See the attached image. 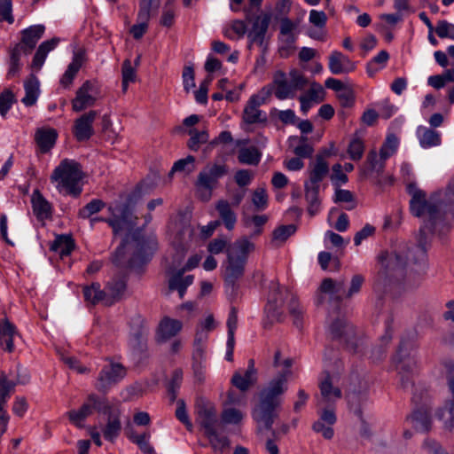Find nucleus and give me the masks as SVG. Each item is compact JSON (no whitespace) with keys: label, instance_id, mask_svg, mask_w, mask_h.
<instances>
[{"label":"nucleus","instance_id":"nucleus-1","mask_svg":"<svg viewBox=\"0 0 454 454\" xmlns=\"http://www.w3.org/2000/svg\"><path fill=\"white\" fill-rule=\"evenodd\" d=\"M406 191L411 197L410 210L414 216L427 217L426 224L439 234L450 231L454 221V175L444 189L434 192L428 200L414 182L407 184Z\"/></svg>","mask_w":454,"mask_h":454},{"label":"nucleus","instance_id":"nucleus-2","mask_svg":"<svg viewBox=\"0 0 454 454\" xmlns=\"http://www.w3.org/2000/svg\"><path fill=\"white\" fill-rule=\"evenodd\" d=\"M255 247V244L247 236H242L231 244L223 237L214 239L207 244V251L211 254H219L223 251L226 253L222 268L227 294H236L239 280L243 277L248 257Z\"/></svg>","mask_w":454,"mask_h":454},{"label":"nucleus","instance_id":"nucleus-3","mask_svg":"<svg viewBox=\"0 0 454 454\" xmlns=\"http://www.w3.org/2000/svg\"><path fill=\"white\" fill-rule=\"evenodd\" d=\"M434 232L427 224L419 229L418 244L403 245L395 251L389 258L387 269L393 271L403 270L405 284L409 286H419L428 270V258L426 247L427 232Z\"/></svg>","mask_w":454,"mask_h":454},{"label":"nucleus","instance_id":"nucleus-4","mask_svg":"<svg viewBox=\"0 0 454 454\" xmlns=\"http://www.w3.org/2000/svg\"><path fill=\"white\" fill-rule=\"evenodd\" d=\"M394 363L402 387L413 388V378L419 368L418 345L414 336L401 339Z\"/></svg>","mask_w":454,"mask_h":454},{"label":"nucleus","instance_id":"nucleus-5","mask_svg":"<svg viewBox=\"0 0 454 454\" xmlns=\"http://www.w3.org/2000/svg\"><path fill=\"white\" fill-rule=\"evenodd\" d=\"M271 16L270 12H263L257 15L253 20L247 16V20L252 23V27L248 31L245 21L239 20H234L231 27L225 30L224 35L230 39H235V36L238 38L243 37L247 32L249 49H251L254 44L262 48L265 34L269 27Z\"/></svg>","mask_w":454,"mask_h":454},{"label":"nucleus","instance_id":"nucleus-6","mask_svg":"<svg viewBox=\"0 0 454 454\" xmlns=\"http://www.w3.org/2000/svg\"><path fill=\"white\" fill-rule=\"evenodd\" d=\"M82 178L81 165L74 160L65 159L53 170L51 179L58 183L59 191L65 190L67 194L77 197L82 192L80 182Z\"/></svg>","mask_w":454,"mask_h":454},{"label":"nucleus","instance_id":"nucleus-7","mask_svg":"<svg viewBox=\"0 0 454 454\" xmlns=\"http://www.w3.org/2000/svg\"><path fill=\"white\" fill-rule=\"evenodd\" d=\"M283 389L284 373L279 372L278 375L270 380L269 385L260 393V403L254 411V418L256 420L269 424Z\"/></svg>","mask_w":454,"mask_h":454},{"label":"nucleus","instance_id":"nucleus-8","mask_svg":"<svg viewBox=\"0 0 454 454\" xmlns=\"http://www.w3.org/2000/svg\"><path fill=\"white\" fill-rule=\"evenodd\" d=\"M227 171L224 164H213L200 171L196 182L197 196L203 201L209 200L218 180L225 176Z\"/></svg>","mask_w":454,"mask_h":454},{"label":"nucleus","instance_id":"nucleus-9","mask_svg":"<svg viewBox=\"0 0 454 454\" xmlns=\"http://www.w3.org/2000/svg\"><path fill=\"white\" fill-rule=\"evenodd\" d=\"M94 411L103 414L111 413V405L106 398L99 397L96 394H90L80 409L69 411L67 415L72 424L82 427H83V421Z\"/></svg>","mask_w":454,"mask_h":454},{"label":"nucleus","instance_id":"nucleus-10","mask_svg":"<svg viewBox=\"0 0 454 454\" xmlns=\"http://www.w3.org/2000/svg\"><path fill=\"white\" fill-rule=\"evenodd\" d=\"M419 388L416 387L412 393V402L416 405V409L411 416H409L406 421L414 427L416 431L427 432L431 427V419L429 416V411L427 408V402L429 400V395L426 389H420V393H418Z\"/></svg>","mask_w":454,"mask_h":454},{"label":"nucleus","instance_id":"nucleus-11","mask_svg":"<svg viewBox=\"0 0 454 454\" xmlns=\"http://www.w3.org/2000/svg\"><path fill=\"white\" fill-rule=\"evenodd\" d=\"M108 212L111 214V218L104 217H90V222L91 227L97 222H105L112 227L114 233L118 234L125 228L132 225V212L129 203H115L108 207Z\"/></svg>","mask_w":454,"mask_h":454},{"label":"nucleus","instance_id":"nucleus-12","mask_svg":"<svg viewBox=\"0 0 454 454\" xmlns=\"http://www.w3.org/2000/svg\"><path fill=\"white\" fill-rule=\"evenodd\" d=\"M100 98V87L97 81L87 80L76 90L72 99V110L80 113L93 106Z\"/></svg>","mask_w":454,"mask_h":454},{"label":"nucleus","instance_id":"nucleus-13","mask_svg":"<svg viewBox=\"0 0 454 454\" xmlns=\"http://www.w3.org/2000/svg\"><path fill=\"white\" fill-rule=\"evenodd\" d=\"M108 363L100 370L96 388L102 393H107L109 389L121 381L127 375L126 368L120 363L107 359Z\"/></svg>","mask_w":454,"mask_h":454},{"label":"nucleus","instance_id":"nucleus-14","mask_svg":"<svg viewBox=\"0 0 454 454\" xmlns=\"http://www.w3.org/2000/svg\"><path fill=\"white\" fill-rule=\"evenodd\" d=\"M267 303L265 306L266 322L272 325L275 322H281L283 297L278 284H271L270 286Z\"/></svg>","mask_w":454,"mask_h":454},{"label":"nucleus","instance_id":"nucleus-15","mask_svg":"<svg viewBox=\"0 0 454 454\" xmlns=\"http://www.w3.org/2000/svg\"><path fill=\"white\" fill-rule=\"evenodd\" d=\"M444 367L446 369L448 387L453 399L445 407L439 410L437 417L440 420H444V427L446 428L451 429L454 427V362H446Z\"/></svg>","mask_w":454,"mask_h":454},{"label":"nucleus","instance_id":"nucleus-16","mask_svg":"<svg viewBox=\"0 0 454 454\" xmlns=\"http://www.w3.org/2000/svg\"><path fill=\"white\" fill-rule=\"evenodd\" d=\"M97 116V111L90 110L75 119L73 134L77 141H87L94 135L93 123Z\"/></svg>","mask_w":454,"mask_h":454},{"label":"nucleus","instance_id":"nucleus-17","mask_svg":"<svg viewBox=\"0 0 454 454\" xmlns=\"http://www.w3.org/2000/svg\"><path fill=\"white\" fill-rule=\"evenodd\" d=\"M261 100L268 104L275 97L279 100H284V72L277 71L273 75L271 82L263 86L257 93H254Z\"/></svg>","mask_w":454,"mask_h":454},{"label":"nucleus","instance_id":"nucleus-18","mask_svg":"<svg viewBox=\"0 0 454 454\" xmlns=\"http://www.w3.org/2000/svg\"><path fill=\"white\" fill-rule=\"evenodd\" d=\"M45 31L43 25H33L21 31V40L15 46L28 55L35 47L38 41L43 37Z\"/></svg>","mask_w":454,"mask_h":454},{"label":"nucleus","instance_id":"nucleus-19","mask_svg":"<svg viewBox=\"0 0 454 454\" xmlns=\"http://www.w3.org/2000/svg\"><path fill=\"white\" fill-rule=\"evenodd\" d=\"M356 68V62L340 51L334 50L328 56V69L333 74H349Z\"/></svg>","mask_w":454,"mask_h":454},{"label":"nucleus","instance_id":"nucleus-20","mask_svg":"<svg viewBox=\"0 0 454 454\" xmlns=\"http://www.w3.org/2000/svg\"><path fill=\"white\" fill-rule=\"evenodd\" d=\"M264 102H261L260 98L253 94L247 100L242 114V120L246 124L262 123L267 121V114L260 109Z\"/></svg>","mask_w":454,"mask_h":454},{"label":"nucleus","instance_id":"nucleus-21","mask_svg":"<svg viewBox=\"0 0 454 454\" xmlns=\"http://www.w3.org/2000/svg\"><path fill=\"white\" fill-rule=\"evenodd\" d=\"M325 91L323 86L318 82H312L309 89L299 96L301 104L300 110L303 115H306L309 109L325 100Z\"/></svg>","mask_w":454,"mask_h":454},{"label":"nucleus","instance_id":"nucleus-22","mask_svg":"<svg viewBox=\"0 0 454 454\" xmlns=\"http://www.w3.org/2000/svg\"><path fill=\"white\" fill-rule=\"evenodd\" d=\"M132 241L134 242L136 253L131 259L130 264L133 265L138 260H141L143 262H148L156 249L157 244L155 239H146L139 232H136L132 236Z\"/></svg>","mask_w":454,"mask_h":454},{"label":"nucleus","instance_id":"nucleus-23","mask_svg":"<svg viewBox=\"0 0 454 454\" xmlns=\"http://www.w3.org/2000/svg\"><path fill=\"white\" fill-rule=\"evenodd\" d=\"M309 22L311 27L307 30L306 35L313 40L325 41L326 35L325 26L327 22L325 12L315 9L310 10Z\"/></svg>","mask_w":454,"mask_h":454},{"label":"nucleus","instance_id":"nucleus-24","mask_svg":"<svg viewBox=\"0 0 454 454\" xmlns=\"http://www.w3.org/2000/svg\"><path fill=\"white\" fill-rule=\"evenodd\" d=\"M290 17H286V37H291V41L294 42L301 32V24L306 15V10L300 5H291Z\"/></svg>","mask_w":454,"mask_h":454},{"label":"nucleus","instance_id":"nucleus-25","mask_svg":"<svg viewBox=\"0 0 454 454\" xmlns=\"http://www.w3.org/2000/svg\"><path fill=\"white\" fill-rule=\"evenodd\" d=\"M337 420L335 411L333 408L325 409L319 414V419L313 424V430L321 434L325 439H332L334 432L333 426Z\"/></svg>","mask_w":454,"mask_h":454},{"label":"nucleus","instance_id":"nucleus-26","mask_svg":"<svg viewBox=\"0 0 454 454\" xmlns=\"http://www.w3.org/2000/svg\"><path fill=\"white\" fill-rule=\"evenodd\" d=\"M182 329V321L169 317H164L159 323L157 340L160 342H166L176 336Z\"/></svg>","mask_w":454,"mask_h":454},{"label":"nucleus","instance_id":"nucleus-27","mask_svg":"<svg viewBox=\"0 0 454 454\" xmlns=\"http://www.w3.org/2000/svg\"><path fill=\"white\" fill-rule=\"evenodd\" d=\"M329 172V165L325 158L322 154L316 156L315 161L309 165V180L305 184L319 187L320 183L327 176Z\"/></svg>","mask_w":454,"mask_h":454},{"label":"nucleus","instance_id":"nucleus-28","mask_svg":"<svg viewBox=\"0 0 454 454\" xmlns=\"http://www.w3.org/2000/svg\"><path fill=\"white\" fill-rule=\"evenodd\" d=\"M257 380V370L254 359H249L247 362V368L244 374L236 372L232 378L231 383L240 391H247L249 387L254 384Z\"/></svg>","mask_w":454,"mask_h":454},{"label":"nucleus","instance_id":"nucleus-29","mask_svg":"<svg viewBox=\"0 0 454 454\" xmlns=\"http://www.w3.org/2000/svg\"><path fill=\"white\" fill-rule=\"evenodd\" d=\"M85 60V52L82 51H78L74 53L72 61L67 66V70L61 76L59 80L60 85L67 89L71 86L74 78L76 77L79 70L82 67Z\"/></svg>","mask_w":454,"mask_h":454},{"label":"nucleus","instance_id":"nucleus-30","mask_svg":"<svg viewBox=\"0 0 454 454\" xmlns=\"http://www.w3.org/2000/svg\"><path fill=\"white\" fill-rule=\"evenodd\" d=\"M308 85V80L298 70L289 72L288 78H286V98H294L301 93Z\"/></svg>","mask_w":454,"mask_h":454},{"label":"nucleus","instance_id":"nucleus-31","mask_svg":"<svg viewBox=\"0 0 454 454\" xmlns=\"http://www.w3.org/2000/svg\"><path fill=\"white\" fill-rule=\"evenodd\" d=\"M416 137L423 149L436 147L442 144L441 132L423 125L417 128Z\"/></svg>","mask_w":454,"mask_h":454},{"label":"nucleus","instance_id":"nucleus-32","mask_svg":"<svg viewBox=\"0 0 454 454\" xmlns=\"http://www.w3.org/2000/svg\"><path fill=\"white\" fill-rule=\"evenodd\" d=\"M18 335L16 326L7 318L0 322V345L4 350L9 353L14 351V339Z\"/></svg>","mask_w":454,"mask_h":454},{"label":"nucleus","instance_id":"nucleus-33","mask_svg":"<svg viewBox=\"0 0 454 454\" xmlns=\"http://www.w3.org/2000/svg\"><path fill=\"white\" fill-rule=\"evenodd\" d=\"M31 203L33 212L38 220L43 221L51 217L52 207L38 190L33 192Z\"/></svg>","mask_w":454,"mask_h":454},{"label":"nucleus","instance_id":"nucleus-34","mask_svg":"<svg viewBox=\"0 0 454 454\" xmlns=\"http://www.w3.org/2000/svg\"><path fill=\"white\" fill-rule=\"evenodd\" d=\"M320 289L323 293L329 294L332 300L337 301L348 298L346 285L343 279L333 280L332 278H325L323 280Z\"/></svg>","mask_w":454,"mask_h":454},{"label":"nucleus","instance_id":"nucleus-35","mask_svg":"<svg viewBox=\"0 0 454 454\" xmlns=\"http://www.w3.org/2000/svg\"><path fill=\"white\" fill-rule=\"evenodd\" d=\"M58 133L51 128L38 129L35 134V140L42 153H48L56 143Z\"/></svg>","mask_w":454,"mask_h":454},{"label":"nucleus","instance_id":"nucleus-36","mask_svg":"<svg viewBox=\"0 0 454 454\" xmlns=\"http://www.w3.org/2000/svg\"><path fill=\"white\" fill-rule=\"evenodd\" d=\"M127 284L125 278H116L110 280L105 292L106 293V306H110L119 301L126 291Z\"/></svg>","mask_w":454,"mask_h":454},{"label":"nucleus","instance_id":"nucleus-37","mask_svg":"<svg viewBox=\"0 0 454 454\" xmlns=\"http://www.w3.org/2000/svg\"><path fill=\"white\" fill-rule=\"evenodd\" d=\"M59 43V38L58 37L43 42L37 48L33 58L32 67L37 70L41 69L45 62L48 53L53 51L58 46Z\"/></svg>","mask_w":454,"mask_h":454},{"label":"nucleus","instance_id":"nucleus-38","mask_svg":"<svg viewBox=\"0 0 454 454\" xmlns=\"http://www.w3.org/2000/svg\"><path fill=\"white\" fill-rule=\"evenodd\" d=\"M215 209L225 228L228 231L233 230L237 223V215L231 208V205L227 200H220L215 204Z\"/></svg>","mask_w":454,"mask_h":454},{"label":"nucleus","instance_id":"nucleus-39","mask_svg":"<svg viewBox=\"0 0 454 454\" xmlns=\"http://www.w3.org/2000/svg\"><path fill=\"white\" fill-rule=\"evenodd\" d=\"M25 96L21 99V102L26 106H34L39 97V80L35 74H31L29 78L24 82Z\"/></svg>","mask_w":454,"mask_h":454},{"label":"nucleus","instance_id":"nucleus-40","mask_svg":"<svg viewBox=\"0 0 454 454\" xmlns=\"http://www.w3.org/2000/svg\"><path fill=\"white\" fill-rule=\"evenodd\" d=\"M184 270H179L168 280L169 290H176L181 299L184 296L187 287L193 283L194 278L192 275L184 278Z\"/></svg>","mask_w":454,"mask_h":454},{"label":"nucleus","instance_id":"nucleus-41","mask_svg":"<svg viewBox=\"0 0 454 454\" xmlns=\"http://www.w3.org/2000/svg\"><path fill=\"white\" fill-rule=\"evenodd\" d=\"M84 300L92 305L99 302L106 305L107 295L105 290L101 289V286L98 282H94L90 286H85L82 289Z\"/></svg>","mask_w":454,"mask_h":454},{"label":"nucleus","instance_id":"nucleus-42","mask_svg":"<svg viewBox=\"0 0 454 454\" xmlns=\"http://www.w3.org/2000/svg\"><path fill=\"white\" fill-rule=\"evenodd\" d=\"M198 421L204 428L205 434L216 429V411L213 407H202L198 411Z\"/></svg>","mask_w":454,"mask_h":454},{"label":"nucleus","instance_id":"nucleus-43","mask_svg":"<svg viewBox=\"0 0 454 454\" xmlns=\"http://www.w3.org/2000/svg\"><path fill=\"white\" fill-rule=\"evenodd\" d=\"M74 248V239L67 235H59L51 244L50 249L59 254L61 258L68 256Z\"/></svg>","mask_w":454,"mask_h":454},{"label":"nucleus","instance_id":"nucleus-44","mask_svg":"<svg viewBox=\"0 0 454 454\" xmlns=\"http://www.w3.org/2000/svg\"><path fill=\"white\" fill-rule=\"evenodd\" d=\"M319 388L322 399L318 401L317 405H320L323 401L336 402L341 397L340 389L333 387L329 374L320 382Z\"/></svg>","mask_w":454,"mask_h":454},{"label":"nucleus","instance_id":"nucleus-45","mask_svg":"<svg viewBox=\"0 0 454 454\" xmlns=\"http://www.w3.org/2000/svg\"><path fill=\"white\" fill-rule=\"evenodd\" d=\"M109 414L108 421L103 429V435L106 440L114 442L120 434L121 423L118 414Z\"/></svg>","mask_w":454,"mask_h":454},{"label":"nucleus","instance_id":"nucleus-46","mask_svg":"<svg viewBox=\"0 0 454 454\" xmlns=\"http://www.w3.org/2000/svg\"><path fill=\"white\" fill-rule=\"evenodd\" d=\"M9 376L4 372L0 373V403H7L11 394L18 385L14 380L9 379Z\"/></svg>","mask_w":454,"mask_h":454},{"label":"nucleus","instance_id":"nucleus-47","mask_svg":"<svg viewBox=\"0 0 454 454\" xmlns=\"http://www.w3.org/2000/svg\"><path fill=\"white\" fill-rule=\"evenodd\" d=\"M400 145L399 137L394 134H387L384 143L382 144L380 153L383 159H388L393 156L398 150Z\"/></svg>","mask_w":454,"mask_h":454},{"label":"nucleus","instance_id":"nucleus-48","mask_svg":"<svg viewBox=\"0 0 454 454\" xmlns=\"http://www.w3.org/2000/svg\"><path fill=\"white\" fill-rule=\"evenodd\" d=\"M238 159L243 164L257 165L261 160V153L254 146L244 147L239 149Z\"/></svg>","mask_w":454,"mask_h":454},{"label":"nucleus","instance_id":"nucleus-49","mask_svg":"<svg viewBox=\"0 0 454 454\" xmlns=\"http://www.w3.org/2000/svg\"><path fill=\"white\" fill-rule=\"evenodd\" d=\"M24 55L23 51L14 46L10 52L9 69L7 77L12 78L19 74L22 63L20 62L21 56Z\"/></svg>","mask_w":454,"mask_h":454},{"label":"nucleus","instance_id":"nucleus-50","mask_svg":"<svg viewBox=\"0 0 454 454\" xmlns=\"http://www.w3.org/2000/svg\"><path fill=\"white\" fill-rule=\"evenodd\" d=\"M389 59V54L387 51H380L374 56L370 62L367 63L366 71L369 76H373L374 74L383 68Z\"/></svg>","mask_w":454,"mask_h":454},{"label":"nucleus","instance_id":"nucleus-51","mask_svg":"<svg viewBox=\"0 0 454 454\" xmlns=\"http://www.w3.org/2000/svg\"><path fill=\"white\" fill-rule=\"evenodd\" d=\"M105 207L106 203L102 200L93 199L79 210L78 216L82 219L90 218Z\"/></svg>","mask_w":454,"mask_h":454},{"label":"nucleus","instance_id":"nucleus-52","mask_svg":"<svg viewBox=\"0 0 454 454\" xmlns=\"http://www.w3.org/2000/svg\"><path fill=\"white\" fill-rule=\"evenodd\" d=\"M214 451L222 454L229 447L230 442L226 436L220 435L216 429L206 434Z\"/></svg>","mask_w":454,"mask_h":454},{"label":"nucleus","instance_id":"nucleus-53","mask_svg":"<svg viewBox=\"0 0 454 454\" xmlns=\"http://www.w3.org/2000/svg\"><path fill=\"white\" fill-rule=\"evenodd\" d=\"M446 82H454V67L447 69L442 75H431L427 80L428 85L437 90L443 88L446 84Z\"/></svg>","mask_w":454,"mask_h":454},{"label":"nucleus","instance_id":"nucleus-54","mask_svg":"<svg viewBox=\"0 0 454 454\" xmlns=\"http://www.w3.org/2000/svg\"><path fill=\"white\" fill-rule=\"evenodd\" d=\"M189 135L191 136V138L189 139L187 145L188 147L192 151H198L200 145L206 144L209 138V135L206 130L198 131L196 129H190Z\"/></svg>","mask_w":454,"mask_h":454},{"label":"nucleus","instance_id":"nucleus-55","mask_svg":"<svg viewBox=\"0 0 454 454\" xmlns=\"http://www.w3.org/2000/svg\"><path fill=\"white\" fill-rule=\"evenodd\" d=\"M195 169V158L192 155H188L184 159L176 161L170 170V175L174 172H186L192 173Z\"/></svg>","mask_w":454,"mask_h":454},{"label":"nucleus","instance_id":"nucleus-56","mask_svg":"<svg viewBox=\"0 0 454 454\" xmlns=\"http://www.w3.org/2000/svg\"><path fill=\"white\" fill-rule=\"evenodd\" d=\"M305 186V197L309 204V212L314 215L313 206H316V211L319 210L320 201L318 199L319 187L304 184Z\"/></svg>","mask_w":454,"mask_h":454},{"label":"nucleus","instance_id":"nucleus-57","mask_svg":"<svg viewBox=\"0 0 454 454\" xmlns=\"http://www.w3.org/2000/svg\"><path fill=\"white\" fill-rule=\"evenodd\" d=\"M183 380V371L176 369L173 372L172 378L168 386V391L170 396V401L174 402L177 395V391Z\"/></svg>","mask_w":454,"mask_h":454},{"label":"nucleus","instance_id":"nucleus-58","mask_svg":"<svg viewBox=\"0 0 454 454\" xmlns=\"http://www.w3.org/2000/svg\"><path fill=\"white\" fill-rule=\"evenodd\" d=\"M207 339V333L202 330H197L194 343H193V353L195 357L200 358L205 355V342Z\"/></svg>","mask_w":454,"mask_h":454},{"label":"nucleus","instance_id":"nucleus-59","mask_svg":"<svg viewBox=\"0 0 454 454\" xmlns=\"http://www.w3.org/2000/svg\"><path fill=\"white\" fill-rule=\"evenodd\" d=\"M364 151V145L362 139L354 138L350 141L348 148V153L351 160H359L363 157Z\"/></svg>","mask_w":454,"mask_h":454},{"label":"nucleus","instance_id":"nucleus-60","mask_svg":"<svg viewBox=\"0 0 454 454\" xmlns=\"http://www.w3.org/2000/svg\"><path fill=\"white\" fill-rule=\"evenodd\" d=\"M386 160L387 159H383L381 154H378L375 150L370 151L367 155V162L372 171L381 172L385 168Z\"/></svg>","mask_w":454,"mask_h":454},{"label":"nucleus","instance_id":"nucleus-61","mask_svg":"<svg viewBox=\"0 0 454 454\" xmlns=\"http://www.w3.org/2000/svg\"><path fill=\"white\" fill-rule=\"evenodd\" d=\"M434 30L440 38H449L454 40V24L442 20L438 21Z\"/></svg>","mask_w":454,"mask_h":454},{"label":"nucleus","instance_id":"nucleus-62","mask_svg":"<svg viewBox=\"0 0 454 454\" xmlns=\"http://www.w3.org/2000/svg\"><path fill=\"white\" fill-rule=\"evenodd\" d=\"M252 202L257 210H264L268 206V195L263 187L254 190L252 195Z\"/></svg>","mask_w":454,"mask_h":454},{"label":"nucleus","instance_id":"nucleus-63","mask_svg":"<svg viewBox=\"0 0 454 454\" xmlns=\"http://www.w3.org/2000/svg\"><path fill=\"white\" fill-rule=\"evenodd\" d=\"M131 441L136 443L139 449L145 454H152L154 452L153 448L151 446L149 440V434H135L130 437Z\"/></svg>","mask_w":454,"mask_h":454},{"label":"nucleus","instance_id":"nucleus-64","mask_svg":"<svg viewBox=\"0 0 454 454\" xmlns=\"http://www.w3.org/2000/svg\"><path fill=\"white\" fill-rule=\"evenodd\" d=\"M192 371L194 374V378L198 382H203L205 380L206 373V364H205V356L200 358L195 357V355H192Z\"/></svg>","mask_w":454,"mask_h":454}]
</instances>
